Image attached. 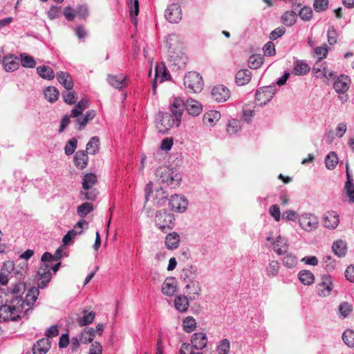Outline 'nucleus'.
<instances>
[{
	"label": "nucleus",
	"instance_id": "bb28decb",
	"mask_svg": "<svg viewBox=\"0 0 354 354\" xmlns=\"http://www.w3.org/2000/svg\"><path fill=\"white\" fill-rule=\"evenodd\" d=\"M185 107L189 114L192 115H198L202 111L201 104L192 99L187 100L185 103Z\"/></svg>",
	"mask_w": 354,
	"mask_h": 354
},
{
	"label": "nucleus",
	"instance_id": "49530a36",
	"mask_svg": "<svg viewBox=\"0 0 354 354\" xmlns=\"http://www.w3.org/2000/svg\"><path fill=\"white\" fill-rule=\"evenodd\" d=\"M20 59L21 66L24 68H33L36 66V62L35 59L26 53H21Z\"/></svg>",
	"mask_w": 354,
	"mask_h": 354
},
{
	"label": "nucleus",
	"instance_id": "423d86ee",
	"mask_svg": "<svg viewBox=\"0 0 354 354\" xmlns=\"http://www.w3.org/2000/svg\"><path fill=\"white\" fill-rule=\"evenodd\" d=\"M174 216L165 209L158 211L156 213L155 222L158 228L162 232L173 229L174 227Z\"/></svg>",
	"mask_w": 354,
	"mask_h": 354
},
{
	"label": "nucleus",
	"instance_id": "680f3d73",
	"mask_svg": "<svg viewBox=\"0 0 354 354\" xmlns=\"http://www.w3.org/2000/svg\"><path fill=\"white\" fill-rule=\"evenodd\" d=\"M344 189L350 202L354 203V183H345Z\"/></svg>",
	"mask_w": 354,
	"mask_h": 354
},
{
	"label": "nucleus",
	"instance_id": "de8ad7c7",
	"mask_svg": "<svg viewBox=\"0 0 354 354\" xmlns=\"http://www.w3.org/2000/svg\"><path fill=\"white\" fill-rule=\"evenodd\" d=\"M59 259V257H54L50 253L46 252L43 254L41 261V263H45L48 266V269L50 270L53 266V262L57 261Z\"/></svg>",
	"mask_w": 354,
	"mask_h": 354
},
{
	"label": "nucleus",
	"instance_id": "c03bdc74",
	"mask_svg": "<svg viewBox=\"0 0 354 354\" xmlns=\"http://www.w3.org/2000/svg\"><path fill=\"white\" fill-rule=\"evenodd\" d=\"M332 249L335 254H336L339 257H344L346 252V244L342 240H339L333 243Z\"/></svg>",
	"mask_w": 354,
	"mask_h": 354
},
{
	"label": "nucleus",
	"instance_id": "8fccbe9b",
	"mask_svg": "<svg viewBox=\"0 0 354 354\" xmlns=\"http://www.w3.org/2000/svg\"><path fill=\"white\" fill-rule=\"evenodd\" d=\"M338 162V158L335 152H330L325 158L326 167L328 169H333Z\"/></svg>",
	"mask_w": 354,
	"mask_h": 354
},
{
	"label": "nucleus",
	"instance_id": "473e14b6",
	"mask_svg": "<svg viewBox=\"0 0 354 354\" xmlns=\"http://www.w3.org/2000/svg\"><path fill=\"white\" fill-rule=\"evenodd\" d=\"M221 118V113L217 111H210L203 115V121L206 125L213 126Z\"/></svg>",
	"mask_w": 354,
	"mask_h": 354
},
{
	"label": "nucleus",
	"instance_id": "bf43d9fd",
	"mask_svg": "<svg viewBox=\"0 0 354 354\" xmlns=\"http://www.w3.org/2000/svg\"><path fill=\"white\" fill-rule=\"evenodd\" d=\"M84 225H86V227H88V222L86 220H84V219H82L80 221H78L74 225L73 228L71 230H70V231L71 232H73V234L74 236H77V235L81 234L83 232Z\"/></svg>",
	"mask_w": 354,
	"mask_h": 354
},
{
	"label": "nucleus",
	"instance_id": "4c0bfd02",
	"mask_svg": "<svg viewBox=\"0 0 354 354\" xmlns=\"http://www.w3.org/2000/svg\"><path fill=\"white\" fill-rule=\"evenodd\" d=\"M44 96L45 98L49 102H55L58 100L59 95V90L55 86H48L44 90Z\"/></svg>",
	"mask_w": 354,
	"mask_h": 354
},
{
	"label": "nucleus",
	"instance_id": "0eeeda50",
	"mask_svg": "<svg viewBox=\"0 0 354 354\" xmlns=\"http://www.w3.org/2000/svg\"><path fill=\"white\" fill-rule=\"evenodd\" d=\"M174 123L175 120L171 115L167 113H160L158 115L156 127L158 132L165 134L173 127Z\"/></svg>",
	"mask_w": 354,
	"mask_h": 354
},
{
	"label": "nucleus",
	"instance_id": "b1692460",
	"mask_svg": "<svg viewBox=\"0 0 354 354\" xmlns=\"http://www.w3.org/2000/svg\"><path fill=\"white\" fill-rule=\"evenodd\" d=\"M88 160V153L85 151H77L73 158L75 165L80 169H83L87 166Z\"/></svg>",
	"mask_w": 354,
	"mask_h": 354
},
{
	"label": "nucleus",
	"instance_id": "37998d69",
	"mask_svg": "<svg viewBox=\"0 0 354 354\" xmlns=\"http://www.w3.org/2000/svg\"><path fill=\"white\" fill-rule=\"evenodd\" d=\"M264 61L261 55H252L248 59V66L252 69H257L261 66Z\"/></svg>",
	"mask_w": 354,
	"mask_h": 354
},
{
	"label": "nucleus",
	"instance_id": "9d476101",
	"mask_svg": "<svg viewBox=\"0 0 354 354\" xmlns=\"http://www.w3.org/2000/svg\"><path fill=\"white\" fill-rule=\"evenodd\" d=\"M171 210L176 212H185L188 206V201L183 196L172 194L169 201Z\"/></svg>",
	"mask_w": 354,
	"mask_h": 354
},
{
	"label": "nucleus",
	"instance_id": "2eb2a0df",
	"mask_svg": "<svg viewBox=\"0 0 354 354\" xmlns=\"http://www.w3.org/2000/svg\"><path fill=\"white\" fill-rule=\"evenodd\" d=\"M2 66L6 72H13L17 71L19 66L18 57L13 54L5 55L2 60Z\"/></svg>",
	"mask_w": 354,
	"mask_h": 354
},
{
	"label": "nucleus",
	"instance_id": "ea45409f",
	"mask_svg": "<svg viewBox=\"0 0 354 354\" xmlns=\"http://www.w3.org/2000/svg\"><path fill=\"white\" fill-rule=\"evenodd\" d=\"M13 264L10 261H8L3 264V266L1 268V271L0 273V283L3 286H5L8 282V272H10V270L13 269Z\"/></svg>",
	"mask_w": 354,
	"mask_h": 354
},
{
	"label": "nucleus",
	"instance_id": "4468645a",
	"mask_svg": "<svg viewBox=\"0 0 354 354\" xmlns=\"http://www.w3.org/2000/svg\"><path fill=\"white\" fill-rule=\"evenodd\" d=\"M185 108V102L180 97H176L171 104L170 111L175 117L176 126H179L181 122L182 113Z\"/></svg>",
	"mask_w": 354,
	"mask_h": 354
},
{
	"label": "nucleus",
	"instance_id": "6e6552de",
	"mask_svg": "<svg viewBox=\"0 0 354 354\" xmlns=\"http://www.w3.org/2000/svg\"><path fill=\"white\" fill-rule=\"evenodd\" d=\"M276 92L274 86H263L256 92V100L260 105L266 104L271 100Z\"/></svg>",
	"mask_w": 354,
	"mask_h": 354
},
{
	"label": "nucleus",
	"instance_id": "393cba45",
	"mask_svg": "<svg viewBox=\"0 0 354 354\" xmlns=\"http://www.w3.org/2000/svg\"><path fill=\"white\" fill-rule=\"evenodd\" d=\"M95 111L94 110H88L84 115H80L76 119V122L78 124V130L81 131L86 127L88 121L93 120L95 117Z\"/></svg>",
	"mask_w": 354,
	"mask_h": 354
},
{
	"label": "nucleus",
	"instance_id": "aec40b11",
	"mask_svg": "<svg viewBox=\"0 0 354 354\" xmlns=\"http://www.w3.org/2000/svg\"><path fill=\"white\" fill-rule=\"evenodd\" d=\"M192 346L197 350H202L206 347L207 344V337L202 332L195 333L191 337Z\"/></svg>",
	"mask_w": 354,
	"mask_h": 354
},
{
	"label": "nucleus",
	"instance_id": "39448f33",
	"mask_svg": "<svg viewBox=\"0 0 354 354\" xmlns=\"http://www.w3.org/2000/svg\"><path fill=\"white\" fill-rule=\"evenodd\" d=\"M88 107V101L87 99H82L71 110V115H66L61 120L59 132H62L67 125L70 123V118H77L83 111Z\"/></svg>",
	"mask_w": 354,
	"mask_h": 354
},
{
	"label": "nucleus",
	"instance_id": "7c9ffc66",
	"mask_svg": "<svg viewBox=\"0 0 354 354\" xmlns=\"http://www.w3.org/2000/svg\"><path fill=\"white\" fill-rule=\"evenodd\" d=\"M180 236L176 232L167 234L165 237V245L169 250H174L178 247Z\"/></svg>",
	"mask_w": 354,
	"mask_h": 354
},
{
	"label": "nucleus",
	"instance_id": "7ed1b4c3",
	"mask_svg": "<svg viewBox=\"0 0 354 354\" xmlns=\"http://www.w3.org/2000/svg\"><path fill=\"white\" fill-rule=\"evenodd\" d=\"M203 80L200 73L190 71L184 77V85L189 93H200L203 88Z\"/></svg>",
	"mask_w": 354,
	"mask_h": 354
},
{
	"label": "nucleus",
	"instance_id": "9b49d317",
	"mask_svg": "<svg viewBox=\"0 0 354 354\" xmlns=\"http://www.w3.org/2000/svg\"><path fill=\"white\" fill-rule=\"evenodd\" d=\"M170 78V75L167 73V68L162 63L157 64L155 68V77L152 82V87L153 94L156 92L157 82H162L165 80H168Z\"/></svg>",
	"mask_w": 354,
	"mask_h": 354
},
{
	"label": "nucleus",
	"instance_id": "79ce46f5",
	"mask_svg": "<svg viewBox=\"0 0 354 354\" xmlns=\"http://www.w3.org/2000/svg\"><path fill=\"white\" fill-rule=\"evenodd\" d=\"M300 281L304 285H311L315 280L314 274L308 270H301L298 274Z\"/></svg>",
	"mask_w": 354,
	"mask_h": 354
},
{
	"label": "nucleus",
	"instance_id": "864d4df0",
	"mask_svg": "<svg viewBox=\"0 0 354 354\" xmlns=\"http://www.w3.org/2000/svg\"><path fill=\"white\" fill-rule=\"evenodd\" d=\"M12 310H15V306H1L0 307V318H3L4 320L10 319L12 316Z\"/></svg>",
	"mask_w": 354,
	"mask_h": 354
},
{
	"label": "nucleus",
	"instance_id": "6ab92c4d",
	"mask_svg": "<svg viewBox=\"0 0 354 354\" xmlns=\"http://www.w3.org/2000/svg\"><path fill=\"white\" fill-rule=\"evenodd\" d=\"M339 223V214L335 211L327 212L323 218V224L328 229H335Z\"/></svg>",
	"mask_w": 354,
	"mask_h": 354
},
{
	"label": "nucleus",
	"instance_id": "603ef678",
	"mask_svg": "<svg viewBox=\"0 0 354 354\" xmlns=\"http://www.w3.org/2000/svg\"><path fill=\"white\" fill-rule=\"evenodd\" d=\"M93 209V204L86 202L82 204L81 205L78 206L77 212L80 216L84 217L88 214H89Z\"/></svg>",
	"mask_w": 354,
	"mask_h": 354
},
{
	"label": "nucleus",
	"instance_id": "774afa93",
	"mask_svg": "<svg viewBox=\"0 0 354 354\" xmlns=\"http://www.w3.org/2000/svg\"><path fill=\"white\" fill-rule=\"evenodd\" d=\"M102 346L98 342H95L91 345L88 354H102Z\"/></svg>",
	"mask_w": 354,
	"mask_h": 354
},
{
	"label": "nucleus",
	"instance_id": "3c124183",
	"mask_svg": "<svg viewBox=\"0 0 354 354\" xmlns=\"http://www.w3.org/2000/svg\"><path fill=\"white\" fill-rule=\"evenodd\" d=\"M62 97L67 104H75L77 100V94L75 91H66L62 93Z\"/></svg>",
	"mask_w": 354,
	"mask_h": 354
},
{
	"label": "nucleus",
	"instance_id": "c9c22d12",
	"mask_svg": "<svg viewBox=\"0 0 354 354\" xmlns=\"http://www.w3.org/2000/svg\"><path fill=\"white\" fill-rule=\"evenodd\" d=\"M175 308L180 312L184 313L188 310L189 304L186 296H178L174 300Z\"/></svg>",
	"mask_w": 354,
	"mask_h": 354
},
{
	"label": "nucleus",
	"instance_id": "cd10ccee",
	"mask_svg": "<svg viewBox=\"0 0 354 354\" xmlns=\"http://www.w3.org/2000/svg\"><path fill=\"white\" fill-rule=\"evenodd\" d=\"M273 250L278 254H283L288 252V241L285 237L279 236L273 243Z\"/></svg>",
	"mask_w": 354,
	"mask_h": 354
},
{
	"label": "nucleus",
	"instance_id": "c756f323",
	"mask_svg": "<svg viewBox=\"0 0 354 354\" xmlns=\"http://www.w3.org/2000/svg\"><path fill=\"white\" fill-rule=\"evenodd\" d=\"M126 77L122 75H109L107 76V81L113 87L116 88H122L126 86Z\"/></svg>",
	"mask_w": 354,
	"mask_h": 354
},
{
	"label": "nucleus",
	"instance_id": "a211bd4d",
	"mask_svg": "<svg viewBox=\"0 0 354 354\" xmlns=\"http://www.w3.org/2000/svg\"><path fill=\"white\" fill-rule=\"evenodd\" d=\"M350 83L348 76L341 75L335 81L333 88L337 93L344 94L349 88Z\"/></svg>",
	"mask_w": 354,
	"mask_h": 354
},
{
	"label": "nucleus",
	"instance_id": "ddd939ff",
	"mask_svg": "<svg viewBox=\"0 0 354 354\" xmlns=\"http://www.w3.org/2000/svg\"><path fill=\"white\" fill-rule=\"evenodd\" d=\"M38 279L37 286L39 288H45L47 284L50 282L52 274L50 271L48 269V266L45 263H41L38 270Z\"/></svg>",
	"mask_w": 354,
	"mask_h": 354
},
{
	"label": "nucleus",
	"instance_id": "e433bc0d",
	"mask_svg": "<svg viewBox=\"0 0 354 354\" xmlns=\"http://www.w3.org/2000/svg\"><path fill=\"white\" fill-rule=\"evenodd\" d=\"M83 314L82 317H80L77 319V324L80 326H84L91 324L96 315L93 311L87 312L86 310H84Z\"/></svg>",
	"mask_w": 354,
	"mask_h": 354
},
{
	"label": "nucleus",
	"instance_id": "5fc2aeb1",
	"mask_svg": "<svg viewBox=\"0 0 354 354\" xmlns=\"http://www.w3.org/2000/svg\"><path fill=\"white\" fill-rule=\"evenodd\" d=\"M342 339L349 347H354V331L346 330L342 335Z\"/></svg>",
	"mask_w": 354,
	"mask_h": 354
},
{
	"label": "nucleus",
	"instance_id": "f03ea898",
	"mask_svg": "<svg viewBox=\"0 0 354 354\" xmlns=\"http://www.w3.org/2000/svg\"><path fill=\"white\" fill-rule=\"evenodd\" d=\"M156 176L160 183H166L171 189L180 186L181 177L178 174H174L165 167H160L156 171Z\"/></svg>",
	"mask_w": 354,
	"mask_h": 354
},
{
	"label": "nucleus",
	"instance_id": "58836bf2",
	"mask_svg": "<svg viewBox=\"0 0 354 354\" xmlns=\"http://www.w3.org/2000/svg\"><path fill=\"white\" fill-rule=\"evenodd\" d=\"M100 149V138L97 136H94L90 139L86 145V152L90 154H95Z\"/></svg>",
	"mask_w": 354,
	"mask_h": 354
},
{
	"label": "nucleus",
	"instance_id": "f8f14e48",
	"mask_svg": "<svg viewBox=\"0 0 354 354\" xmlns=\"http://www.w3.org/2000/svg\"><path fill=\"white\" fill-rule=\"evenodd\" d=\"M165 18L171 23H178L182 19L180 6L178 3H172L165 10Z\"/></svg>",
	"mask_w": 354,
	"mask_h": 354
},
{
	"label": "nucleus",
	"instance_id": "a19ab883",
	"mask_svg": "<svg viewBox=\"0 0 354 354\" xmlns=\"http://www.w3.org/2000/svg\"><path fill=\"white\" fill-rule=\"evenodd\" d=\"M310 70V67L308 64L302 61H297L292 73L296 75H304L307 74Z\"/></svg>",
	"mask_w": 354,
	"mask_h": 354
},
{
	"label": "nucleus",
	"instance_id": "f3484780",
	"mask_svg": "<svg viewBox=\"0 0 354 354\" xmlns=\"http://www.w3.org/2000/svg\"><path fill=\"white\" fill-rule=\"evenodd\" d=\"M313 71L317 78L326 77L329 79L333 77V73L328 71L326 66V62L322 60H318L313 67Z\"/></svg>",
	"mask_w": 354,
	"mask_h": 354
},
{
	"label": "nucleus",
	"instance_id": "a878e982",
	"mask_svg": "<svg viewBox=\"0 0 354 354\" xmlns=\"http://www.w3.org/2000/svg\"><path fill=\"white\" fill-rule=\"evenodd\" d=\"M50 348V343L46 338L38 340L32 347L33 354H46Z\"/></svg>",
	"mask_w": 354,
	"mask_h": 354
},
{
	"label": "nucleus",
	"instance_id": "09e8293b",
	"mask_svg": "<svg viewBox=\"0 0 354 354\" xmlns=\"http://www.w3.org/2000/svg\"><path fill=\"white\" fill-rule=\"evenodd\" d=\"M183 329L187 333H192L196 327V322L193 317H187L183 321Z\"/></svg>",
	"mask_w": 354,
	"mask_h": 354
},
{
	"label": "nucleus",
	"instance_id": "412c9836",
	"mask_svg": "<svg viewBox=\"0 0 354 354\" xmlns=\"http://www.w3.org/2000/svg\"><path fill=\"white\" fill-rule=\"evenodd\" d=\"M185 289L191 299H196L201 295L202 290L201 284L196 279L187 282Z\"/></svg>",
	"mask_w": 354,
	"mask_h": 354
},
{
	"label": "nucleus",
	"instance_id": "72a5a7b5",
	"mask_svg": "<svg viewBox=\"0 0 354 354\" xmlns=\"http://www.w3.org/2000/svg\"><path fill=\"white\" fill-rule=\"evenodd\" d=\"M176 290V286L174 279L173 278L165 279L162 286V293L168 296H171L175 293Z\"/></svg>",
	"mask_w": 354,
	"mask_h": 354
},
{
	"label": "nucleus",
	"instance_id": "5701e85b",
	"mask_svg": "<svg viewBox=\"0 0 354 354\" xmlns=\"http://www.w3.org/2000/svg\"><path fill=\"white\" fill-rule=\"evenodd\" d=\"M57 79L66 90L71 91L74 86V83L71 75L64 71H60L57 74Z\"/></svg>",
	"mask_w": 354,
	"mask_h": 354
},
{
	"label": "nucleus",
	"instance_id": "338daca9",
	"mask_svg": "<svg viewBox=\"0 0 354 354\" xmlns=\"http://www.w3.org/2000/svg\"><path fill=\"white\" fill-rule=\"evenodd\" d=\"M328 49L326 45L318 46L314 49V53L318 56L319 60L325 58L328 54Z\"/></svg>",
	"mask_w": 354,
	"mask_h": 354
},
{
	"label": "nucleus",
	"instance_id": "4d7b16f0",
	"mask_svg": "<svg viewBox=\"0 0 354 354\" xmlns=\"http://www.w3.org/2000/svg\"><path fill=\"white\" fill-rule=\"evenodd\" d=\"M77 140L76 138H73L71 140H69L66 142L65 147H64L65 153L67 156H70V155L73 154L74 153L75 149L77 148Z\"/></svg>",
	"mask_w": 354,
	"mask_h": 354
},
{
	"label": "nucleus",
	"instance_id": "c85d7f7f",
	"mask_svg": "<svg viewBox=\"0 0 354 354\" xmlns=\"http://www.w3.org/2000/svg\"><path fill=\"white\" fill-rule=\"evenodd\" d=\"M252 78V73L248 69H242L237 72L236 75V82L239 86H243L248 84Z\"/></svg>",
	"mask_w": 354,
	"mask_h": 354
},
{
	"label": "nucleus",
	"instance_id": "f257e3e1",
	"mask_svg": "<svg viewBox=\"0 0 354 354\" xmlns=\"http://www.w3.org/2000/svg\"><path fill=\"white\" fill-rule=\"evenodd\" d=\"M289 221H298L300 227L306 231L310 232L315 230L319 223L318 218L313 214H303L299 216L295 212L289 211Z\"/></svg>",
	"mask_w": 354,
	"mask_h": 354
},
{
	"label": "nucleus",
	"instance_id": "20e7f679",
	"mask_svg": "<svg viewBox=\"0 0 354 354\" xmlns=\"http://www.w3.org/2000/svg\"><path fill=\"white\" fill-rule=\"evenodd\" d=\"M297 16L303 21H309L313 17L312 9L305 6L301 7V4L292 5L291 12L289 13V26L295 24Z\"/></svg>",
	"mask_w": 354,
	"mask_h": 354
},
{
	"label": "nucleus",
	"instance_id": "0e129e2a",
	"mask_svg": "<svg viewBox=\"0 0 354 354\" xmlns=\"http://www.w3.org/2000/svg\"><path fill=\"white\" fill-rule=\"evenodd\" d=\"M279 263L277 261H272L267 268L268 274L270 277H275L279 271Z\"/></svg>",
	"mask_w": 354,
	"mask_h": 354
},
{
	"label": "nucleus",
	"instance_id": "13d9d810",
	"mask_svg": "<svg viewBox=\"0 0 354 354\" xmlns=\"http://www.w3.org/2000/svg\"><path fill=\"white\" fill-rule=\"evenodd\" d=\"M240 129V123L236 120H232L229 121V123L227 124L226 131L227 132L230 134L233 135L236 133H237Z\"/></svg>",
	"mask_w": 354,
	"mask_h": 354
},
{
	"label": "nucleus",
	"instance_id": "2f4dec72",
	"mask_svg": "<svg viewBox=\"0 0 354 354\" xmlns=\"http://www.w3.org/2000/svg\"><path fill=\"white\" fill-rule=\"evenodd\" d=\"M180 279L185 283L195 280L196 279L195 268L192 266L183 268L180 272Z\"/></svg>",
	"mask_w": 354,
	"mask_h": 354
},
{
	"label": "nucleus",
	"instance_id": "4be33fe9",
	"mask_svg": "<svg viewBox=\"0 0 354 354\" xmlns=\"http://www.w3.org/2000/svg\"><path fill=\"white\" fill-rule=\"evenodd\" d=\"M39 293V291L38 287L37 288L32 287V288H30L26 295L25 299L22 300V303L21 304V308H23L24 305L26 304L27 306H28V310L31 309L34 303L37 299Z\"/></svg>",
	"mask_w": 354,
	"mask_h": 354
},
{
	"label": "nucleus",
	"instance_id": "69168bd1",
	"mask_svg": "<svg viewBox=\"0 0 354 354\" xmlns=\"http://www.w3.org/2000/svg\"><path fill=\"white\" fill-rule=\"evenodd\" d=\"M76 15L82 19H86L88 16V9L86 6H79L75 10Z\"/></svg>",
	"mask_w": 354,
	"mask_h": 354
},
{
	"label": "nucleus",
	"instance_id": "1a4fd4ad",
	"mask_svg": "<svg viewBox=\"0 0 354 354\" xmlns=\"http://www.w3.org/2000/svg\"><path fill=\"white\" fill-rule=\"evenodd\" d=\"M333 289L332 277L329 274L322 275L321 282L318 283L317 294L322 297H327L331 294Z\"/></svg>",
	"mask_w": 354,
	"mask_h": 354
},
{
	"label": "nucleus",
	"instance_id": "a18cd8bd",
	"mask_svg": "<svg viewBox=\"0 0 354 354\" xmlns=\"http://www.w3.org/2000/svg\"><path fill=\"white\" fill-rule=\"evenodd\" d=\"M97 183V176L91 173L86 174L83 177L82 187L84 189H91Z\"/></svg>",
	"mask_w": 354,
	"mask_h": 354
},
{
	"label": "nucleus",
	"instance_id": "dca6fc26",
	"mask_svg": "<svg viewBox=\"0 0 354 354\" xmlns=\"http://www.w3.org/2000/svg\"><path fill=\"white\" fill-rule=\"evenodd\" d=\"M212 96L218 102H225L230 97V90L223 85H216L212 90Z\"/></svg>",
	"mask_w": 354,
	"mask_h": 354
},
{
	"label": "nucleus",
	"instance_id": "052dcab7",
	"mask_svg": "<svg viewBox=\"0 0 354 354\" xmlns=\"http://www.w3.org/2000/svg\"><path fill=\"white\" fill-rule=\"evenodd\" d=\"M263 54L266 56L270 57L275 55V47L272 41L267 42L263 47Z\"/></svg>",
	"mask_w": 354,
	"mask_h": 354
},
{
	"label": "nucleus",
	"instance_id": "e2e57ef3",
	"mask_svg": "<svg viewBox=\"0 0 354 354\" xmlns=\"http://www.w3.org/2000/svg\"><path fill=\"white\" fill-rule=\"evenodd\" d=\"M328 0H315L313 7L316 12H322L328 8Z\"/></svg>",
	"mask_w": 354,
	"mask_h": 354
},
{
	"label": "nucleus",
	"instance_id": "6e6d98bb",
	"mask_svg": "<svg viewBox=\"0 0 354 354\" xmlns=\"http://www.w3.org/2000/svg\"><path fill=\"white\" fill-rule=\"evenodd\" d=\"M230 348V342L227 339H223L218 345L216 350L218 354H228Z\"/></svg>",
	"mask_w": 354,
	"mask_h": 354
},
{
	"label": "nucleus",
	"instance_id": "f704fd0d",
	"mask_svg": "<svg viewBox=\"0 0 354 354\" xmlns=\"http://www.w3.org/2000/svg\"><path fill=\"white\" fill-rule=\"evenodd\" d=\"M38 75L43 79L51 80L55 77L53 70L48 66H39L37 68Z\"/></svg>",
	"mask_w": 354,
	"mask_h": 354
}]
</instances>
